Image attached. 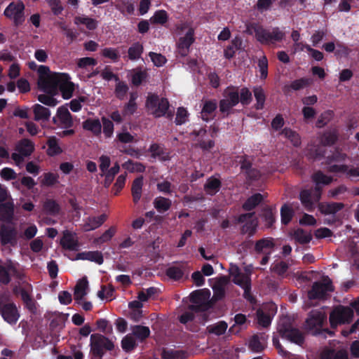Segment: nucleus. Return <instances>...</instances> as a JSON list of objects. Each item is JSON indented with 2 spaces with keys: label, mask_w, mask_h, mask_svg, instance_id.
Here are the masks:
<instances>
[{
  "label": "nucleus",
  "mask_w": 359,
  "mask_h": 359,
  "mask_svg": "<svg viewBox=\"0 0 359 359\" xmlns=\"http://www.w3.org/2000/svg\"><path fill=\"white\" fill-rule=\"evenodd\" d=\"M41 83L45 93L56 95L60 91L65 100L70 99L75 90V85L67 73L54 72L53 76L41 80Z\"/></svg>",
  "instance_id": "1"
},
{
  "label": "nucleus",
  "mask_w": 359,
  "mask_h": 359,
  "mask_svg": "<svg viewBox=\"0 0 359 359\" xmlns=\"http://www.w3.org/2000/svg\"><path fill=\"white\" fill-rule=\"evenodd\" d=\"M279 336L291 343L302 346L305 341L304 334L293 326L292 320L288 316L280 318L277 327Z\"/></svg>",
  "instance_id": "2"
},
{
  "label": "nucleus",
  "mask_w": 359,
  "mask_h": 359,
  "mask_svg": "<svg viewBox=\"0 0 359 359\" xmlns=\"http://www.w3.org/2000/svg\"><path fill=\"white\" fill-rule=\"evenodd\" d=\"M146 107L148 111L156 118L166 116L172 118L173 113L169 111L170 104L167 98H159L156 94H150L146 100Z\"/></svg>",
  "instance_id": "3"
},
{
  "label": "nucleus",
  "mask_w": 359,
  "mask_h": 359,
  "mask_svg": "<svg viewBox=\"0 0 359 359\" xmlns=\"http://www.w3.org/2000/svg\"><path fill=\"white\" fill-rule=\"evenodd\" d=\"M251 29L255 33L257 41L262 44H270L281 41L285 33L280 30L278 27H273L272 30L264 28L263 26L253 23L251 25Z\"/></svg>",
  "instance_id": "4"
},
{
  "label": "nucleus",
  "mask_w": 359,
  "mask_h": 359,
  "mask_svg": "<svg viewBox=\"0 0 359 359\" xmlns=\"http://www.w3.org/2000/svg\"><path fill=\"white\" fill-rule=\"evenodd\" d=\"M90 353L93 359H102L106 351L114 348V342L101 334H93L90 340Z\"/></svg>",
  "instance_id": "5"
},
{
  "label": "nucleus",
  "mask_w": 359,
  "mask_h": 359,
  "mask_svg": "<svg viewBox=\"0 0 359 359\" xmlns=\"http://www.w3.org/2000/svg\"><path fill=\"white\" fill-rule=\"evenodd\" d=\"M224 98L219 101V111L226 114V116L231 114V110L239 102V87L235 86H228L224 91Z\"/></svg>",
  "instance_id": "6"
},
{
  "label": "nucleus",
  "mask_w": 359,
  "mask_h": 359,
  "mask_svg": "<svg viewBox=\"0 0 359 359\" xmlns=\"http://www.w3.org/2000/svg\"><path fill=\"white\" fill-rule=\"evenodd\" d=\"M210 296V291L208 289L197 290L190 294V301L193 304L189 306V309L194 312L206 311L210 308L208 302Z\"/></svg>",
  "instance_id": "7"
},
{
  "label": "nucleus",
  "mask_w": 359,
  "mask_h": 359,
  "mask_svg": "<svg viewBox=\"0 0 359 359\" xmlns=\"http://www.w3.org/2000/svg\"><path fill=\"white\" fill-rule=\"evenodd\" d=\"M353 317V311L348 306L339 305L330 313L329 320L332 328L339 325L349 323Z\"/></svg>",
  "instance_id": "8"
},
{
  "label": "nucleus",
  "mask_w": 359,
  "mask_h": 359,
  "mask_svg": "<svg viewBox=\"0 0 359 359\" xmlns=\"http://www.w3.org/2000/svg\"><path fill=\"white\" fill-rule=\"evenodd\" d=\"M236 222L237 224H243L241 227V234H248V237L253 236L257 229L258 221L255 212L243 213L238 215Z\"/></svg>",
  "instance_id": "9"
},
{
  "label": "nucleus",
  "mask_w": 359,
  "mask_h": 359,
  "mask_svg": "<svg viewBox=\"0 0 359 359\" xmlns=\"http://www.w3.org/2000/svg\"><path fill=\"white\" fill-rule=\"evenodd\" d=\"M25 5L22 1L11 2L4 10V15L12 19L15 27H19L25 22Z\"/></svg>",
  "instance_id": "10"
},
{
  "label": "nucleus",
  "mask_w": 359,
  "mask_h": 359,
  "mask_svg": "<svg viewBox=\"0 0 359 359\" xmlns=\"http://www.w3.org/2000/svg\"><path fill=\"white\" fill-rule=\"evenodd\" d=\"M334 291V287L331 280L326 277L323 282H315L311 289L308 292V297L310 299H321L326 297L327 292Z\"/></svg>",
  "instance_id": "11"
},
{
  "label": "nucleus",
  "mask_w": 359,
  "mask_h": 359,
  "mask_svg": "<svg viewBox=\"0 0 359 359\" xmlns=\"http://www.w3.org/2000/svg\"><path fill=\"white\" fill-rule=\"evenodd\" d=\"M0 314L3 319L10 325H15L20 318V313L14 302L4 304Z\"/></svg>",
  "instance_id": "12"
},
{
  "label": "nucleus",
  "mask_w": 359,
  "mask_h": 359,
  "mask_svg": "<svg viewBox=\"0 0 359 359\" xmlns=\"http://www.w3.org/2000/svg\"><path fill=\"white\" fill-rule=\"evenodd\" d=\"M0 242L4 246H15L17 244V231L15 228L2 224L0 227Z\"/></svg>",
  "instance_id": "13"
},
{
  "label": "nucleus",
  "mask_w": 359,
  "mask_h": 359,
  "mask_svg": "<svg viewBox=\"0 0 359 359\" xmlns=\"http://www.w3.org/2000/svg\"><path fill=\"white\" fill-rule=\"evenodd\" d=\"M194 31L192 28L189 29L185 36L180 37L177 43L179 53L182 56H186L189 52L190 46L194 43Z\"/></svg>",
  "instance_id": "14"
},
{
  "label": "nucleus",
  "mask_w": 359,
  "mask_h": 359,
  "mask_svg": "<svg viewBox=\"0 0 359 359\" xmlns=\"http://www.w3.org/2000/svg\"><path fill=\"white\" fill-rule=\"evenodd\" d=\"M268 335L265 333L254 334L249 340L248 347L255 353L262 352L266 347Z\"/></svg>",
  "instance_id": "15"
},
{
  "label": "nucleus",
  "mask_w": 359,
  "mask_h": 359,
  "mask_svg": "<svg viewBox=\"0 0 359 359\" xmlns=\"http://www.w3.org/2000/svg\"><path fill=\"white\" fill-rule=\"evenodd\" d=\"M60 245L64 250L71 251H78L80 244L75 235L69 231H65L60 240Z\"/></svg>",
  "instance_id": "16"
},
{
  "label": "nucleus",
  "mask_w": 359,
  "mask_h": 359,
  "mask_svg": "<svg viewBox=\"0 0 359 359\" xmlns=\"http://www.w3.org/2000/svg\"><path fill=\"white\" fill-rule=\"evenodd\" d=\"M14 203L12 198L0 203V221L11 222L14 216Z\"/></svg>",
  "instance_id": "17"
},
{
  "label": "nucleus",
  "mask_w": 359,
  "mask_h": 359,
  "mask_svg": "<svg viewBox=\"0 0 359 359\" xmlns=\"http://www.w3.org/2000/svg\"><path fill=\"white\" fill-rule=\"evenodd\" d=\"M325 320V315L318 311H312L306 320L309 329H320Z\"/></svg>",
  "instance_id": "18"
},
{
  "label": "nucleus",
  "mask_w": 359,
  "mask_h": 359,
  "mask_svg": "<svg viewBox=\"0 0 359 359\" xmlns=\"http://www.w3.org/2000/svg\"><path fill=\"white\" fill-rule=\"evenodd\" d=\"M107 216L106 214H102L100 216L88 217L85 219L83 224V229L85 231H90L95 230L101 226L107 220Z\"/></svg>",
  "instance_id": "19"
},
{
  "label": "nucleus",
  "mask_w": 359,
  "mask_h": 359,
  "mask_svg": "<svg viewBox=\"0 0 359 359\" xmlns=\"http://www.w3.org/2000/svg\"><path fill=\"white\" fill-rule=\"evenodd\" d=\"M75 259L88 260L95 262L99 265L104 262L103 255L100 251L98 250L79 252L76 255Z\"/></svg>",
  "instance_id": "20"
},
{
  "label": "nucleus",
  "mask_w": 359,
  "mask_h": 359,
  "mask_svg": "<svg viewBox=\"0 0 359 359\" xmlns=\"http://www.w3.org/2000/svg\"><path fill=\"white\" fill-rule=\"evenodd\" d=\"M327 171L332 173H347V175L353 178L359 177V168H349L346 165H333L327 168Z\"/></svg>",
  "instance_id": "21"
},
{
  "label": "nucleus",
  "mask_w": 359,
  "mask_h": 359,
  "mask_svg": "<svg viewBox=\"0 0 359 359\" xmlns=\"http://www.w3.org/2000/svg\"><path fill=\"white\" fill-rule=\"evenodd\" d=\"M34 143L27 138L20 140L15 145V150L27 157L34 151Z\"/></svg>",
  "instance_id": "22"
},
{
  "label": "nucleus",
  "mask_w": 359,
  "mask_h": 359,
  "mask_svg": "<svg viewBox=\"0 0 359 359\" xmlns=\"http://www.w3.org/2000/svg\"><path fill=\"white\" fill-rule=\"evenodd\" d=\"M222 187V182L219 178L215 176L208 178L203 186L205 192L210 196H214L219 191Z\"/></svg>",
  "instance_id": "23"
},
{
  "label": "nucleus",
  "mask_w": 359,
  "mask_h": 359,
  "mask_svg": "<svg viewBox=\"0 0 359 359\" xmlns=\"http://www.w3.org/2000/svg\"><path fill=\"white\" fill-rule=\"evenodd\" d=\"M344 204L342 203L331 202V203H320L318 204V209L323 215L335 214L342 210Z\"/></svg>",
  "instance_id": "24"
},
{
  "label": "nucleus",
  "mask_w": 359,
  "mask_h": 359,
  "mask_svg": "<svg viewBox=\"0 0 359 359\" xmlns=\"http://www.w3.org/2000/svg\"><path fill=\"white\" fill-rule=\"evenodd\" d=\"M57 116L64 128H69L73 126L72 116L67 107L64 106L60 107L57 111Z\"/></svg>",
  "instance_id": "25"
},
{
  "label": "nucleus",
  "mask_w": 359,
  "mask_h": 359,
  "mask_svg": "<svg viewBox=\"0 0 359 359\" xmlns=\"http://www.w3.org/2000/svg\"><path fill=\"white\" fill-rule=\"evenodd\" d=\"M217 107V105L215 100L205 101L201 111V116L203 120L208 121L212 119V114L216 110Z\"/></svg>",
  "instance_id": "26"
},
{
  "label": "nucleus",
  "mask_w": 359,
  "mask_h": 359,
  "mask_svg": "<svg viewBox=\"0 0 359 359\" xmlns=\"http://www.w3.org/2000/svg\"><path fill=\"white\" fill-rule=\"evenodd\" d=\"M299 200L306 210L309 212L313 211L315 208L316 201L312 200V193L311 190H302L299 194Z\"/></svg>",
  "instance_id": "27"
},
{
  "label": "nucleus",
  "mask_w": 359,
  "mask_h": 359,
  "mask_svg": "<svg viewBox=\"0 0 359 359\" xmlns=\"http://www.w3.org/2000/svg\"><path fill=\"white\" fill-rule=\"evenodd\" d=\"M143 177L140 176L135 178L132 184L131 193L133 196V200L135 203H137L141 198L142 186H143Z\"/></svg>",
  "instance_id": "28"
},
{
  "label": "nucleus",
  "mask_w": 359,
  "mask_h": 359,
  "mask_svg": "<svg viewBox=\"0 0 359 359\" xmlns=\"http://www.w3.org/2000/svg\"><path fill=\"white\" fill-rule=\"evenodd\" d=\"M33 112L34 114V120L36 121H48L50 116V110L39 104H35L33 106Z\"/></svg>",
  "instance_id": "29"
},
{
  "label": "nucleus",
  "mask_w": 359,
  "mask_h": 359,
  "mask_svg": "<svg viewBox=\"0 0 359 359\" xmlns=\"http://www.w3.org/2000/svg\"><path fill=\"white\" fill-rule=\"evenodd\" d=\"M84 130L92 132L95 135H98L102 132V125L98 118H88L83 122Z\"/></svg>",
  "instance_id": "30"
},
{
  "label": "nucleus",
  "mask_w": 359,
  "mask_h": 359,
  "mask_svg": "<svg viewBox=\"0 0 359 359\" xmlns=\"http://www.w3.org/2000/svg\"><path fill=\"white\" fill-rule=\"evenodd\" d=\"M74 22L76 25H84L88 29L91 31L95 30L97 27V21L86 15L76 16L74 19Z\"/></svg>",
  "instance_id": "31"
},
{
  "label": "nucleus",
  "mask_w": 359,
  "mask_h": 359,
  "mask_svg": "<svg viewBox=\"0 0 359 359\" xmlns=\"http://www.w3.org/2000/svg\"><path fill=\"white\" fill-rule=\"evenodd\" d=\"M154 207L158 212H165L172 206V201L163 196L156 197L153 202Z\"/></svg>",
  "instance_id": "32"
},
{
  "label": "nucleus",
  "mask_w": 359,
  "mask_h": 359,
  "mask_svg": "<svg viewBox=\"0 0 359 359\" xmlns=\"http://www.w3.org/2000/svg\"><path fill=\"white\" fill-rule=\"evenodd\" d=\"M234 324L230 327L229 332L231 334H238L241 330L242 327L247 323L248 320L246 316L243 313L236 314L234 318Z\"/></svg>",
  "instance_id": "33"
},
{
  "label": "nucleus",
  "mask_w": 359,
  "mask_h": 359,
  "mask_svg": "<svg viewBox=\"0 0 359 359\" xmlns=\"http://www.w3.org/2000/svg\"><path fill=\"white\" fill-rule=\"evenodd\" d=\"M187 353L183 350H173L164 348L161 353L163 359H187Z\"/></svg>",
  "instance_id": "34"
},
{
  "label": "nucleus",
  "mask_w": 359,
  "mask_h": 359,
  "mask_svg": "<svg viewBox=\"0 0 359 359\" xmlns=\"http://www.w3.org/2000/svg\"><path fill=\"white\" fill-rule=\"evenodd\" d=\"M262 201L263 196L261 194H255L245 201L242 208L245 211H250L255 208Z\"/></svg>",
  "instance_id": "35"
},
{
  "label": "nucleus",
  "mask_w": 359,
  "mask_h": 359,
  "mask_svg": "<svg viewBox=\"0 0 359 359\" xmlns=\"http://www.w3.org/2000/svg\"><path fill=\"white\" fill-rule=\"evenodd\" d=\"M44 212L49 215H57L60 211L59 203L54 199H46L43 205Z\"/></svg>",
  "instance_id": "36"
},
{
  "label": "nucleus",
  "mask_w": 359,
  "mask_h": 359,
  "mask_svg": "<svg viewBox=\"0 0 359 359\" xmlns=\"http://www.w3.org/2000/svg\"><path fill=\"white\" fill-rule=\"evenodd\" d=\"M147 77L148 74L146 70H142L141 68L134 69L131 75V83L135 86H139L146 81Z\"/></svg>",
  "instance_id": "37"
},
{
  "label": "nucleus",
  "mask_w": 359,
  "mask_h": 359,
  "mask_svg": "<svg viewBox=\"0 0 359 359\" xmlns=\"http://www.w3.org/2000/svg\"><path fill=\"white\" fill-rule=\"evenodd\" d=\"M133 334L139 340L144 341L150 335V330L147 326L134 325L131 327Z\"/></svg>",
  "instance_id": "38"
},
{
  "label": "nucleus",
  "mask_w": 359,
  "mask_h": 359,
  "mask_svg": "<svg viewBox=\"0 0 359 359\" xmlns=\"http://www.w3.org/2000/svg\"><path fill=\"white\" fill-rule=\"evenodd\" d=\"M149 151L151 153L152 157H160L163 161L169 159L168 154H165L163 146L157 143H153L150 145Z\"/></svg>",
  "instance_id": "39"
},
{
  "label": "nucleus",
  "mask_w": 359,
  "mask_h": 359,
  "mask_svg": "<svg viewBox=\"0 0 359 359\" xmlns=\"http://www.w3.org/2000/svg\"><path fill=\"white\" fill-rule=\"evenodd\" d=\"M236 271L237 272L233 278L235 284L239 285L243 289H248V287L251 286V280L248 276L240 272L239 269L236 267Z\"/></svg>",
  "instance_id": "40"
},
{
  "label": "nucleus",
  "mask_w": 359,
  "mask_h": 359,
  "mask_svg": "<svg viewBox=\"0 0 359 359\" xmlns=\"http://www.w3.org/2000/svg\"><path fill=\"white\" fill-rule=\"evenodd\" d=\"M253 93L257 101V103L255 104V109L261 110L264 108L266 100L264 90L261 86H257L254 88Z\"/></svg>",
  "instance_id": "41"
},
{
  "label": "nucleus",
  "mask_w": 359,
  "mask_h": 359,
  "mask_svg": "<svg viewBox=\"0 0 359 359\" xmlns=\"http://www.w3.org/2000/svg\"><path fill=\"white\" fill-rule=\"evenodd\" d=\"M48 149L47 154L50 156L60 154L62 152V149L59 146L57 139L53 136L50 137L47 141Z\"/></svg>",
  "instance_id": "42"
},
{
  "label": "nucleus",
  "mask_w": 359,
  "mask_h": 359,
  "mask_svg": "<svg viewBox=\"0 0 359 359\" xmlns=\"http://www.w3.org/2000/svg\"><path fill=\"white\" fill-rule=\"evenodd\" d=\"M168 20V13L165 10L156 11L154 15L150 18L149 21L154 25H165Z\"/></svg>",
  "instance_id": "43"
},
{
  "label": "nucleus",
  "mask_w": 359,
  "mask_h": 359,
  "mask_svg": "<svg viewBox=\"0 0 359 359\" xmlns=\"http://www.w3.org/2000/svg\"><path fill=\"white\" fill-rule=\"evenodd\" d=\"M165 273L170 279L178 280L184 276V266L182 265L171 266L166 269Z\"/></svg>",
  "instance_id": "44"
},
{
  "label": "nucleus",
  "mask_w": 359,
  "mask_h": 359,
  "mask_svg": "<svg viewBox=\"0 0 359 359\" xmlns=\"http://www.w3.org/2000/svg\"><path fill=\"white\" fill-rule=\"evenodd\" d=\"M143 50V46L140 43L136 42L133 43L128 50V58L133 61L138 60L140 58Z\"/></svg>",
  "instance_id": "45"
},
{
  "label": "nucleus",
  "mask_w": 359,
  "mask_h": 359,
  "mask_svg": "<svg viewBox=\"0 0 359 359\" xmlns=\"http://www.w3.org/2000/svg\"><path fill=\"white\" fill-rule=\"evenodd\" d=\"M294 210L287 204H284L280 208L281 223L287 225L294 217Z\"/></svg>",
  "instance_id": "46"
},
{
  "label": "nucleus",
  "mask_w": 359,
  "mask_h": 359,
  "mask_svg": "<svg viewBox=\"0 0 359 359\" xmlns=\"http://www.w3.org/2000/svg\"><path fill=\"white\" fill-rule=\"evenodd\" d=\"M347 156L346 154L339 151L338 149H336L331 155H329L325 158V164L329 165L328 168L330 165H333L334 164H332L334 162L341 163L344 162Z\"/></svg>",
  "instance_id": "47"
},
{
  "label": "nucleus",
  "mask_w": 359,
  "mask_h": 359,
  "mask_svg": "<svg viewBox=\"0 0 359 359\" xmlns=\"http://www.w3.org/2000/svg\"><path fill=\"white\" fill-rule=\"evenodd\" d=\"M294 238L300 244H307L310 243L312 239L311 233H307L302 229H297L294 231Z\"/></svg>",
  "instance_id": "48"
},
{
  "label": "nucleus",
  "mask_w": 359,
  "mask_h": 359,
  "mask_svg": "<svg viewBox=\"0 0 359 359\" xmlns=\"http://www.w3.org/2000/svg\"><path fill=\"white\" fill-rule=\"evenodd\" d=\"M338 140V135L335 131L325 132L320 138V142L324 146H332Z\"/></svg>",
  "instance_id": "49"
},
{
  "label": "nucleus",
  "mask_w": 359,
  "mask_h": 359,
  "mask_svg": "<svg viewBox=\"0 0 359 359\" xmlns=\"http://www.w3.org/2000/svg\"><path fill=\"white\" fill-rule=\"evenodd\" d=\"M228 325L225 321H219L217 323L209 325L207 329L209 333L220 336L225 333Z\"/></svg>",
  "instance_id": "50"
},
{
  "label": "nucleus",
  "mask_w": 359,
  "mask_h": 359,
  "mask_svg": "<svg viewBox=\"0 0 359 359\" xmlns=\"http://www.w3.org/2000/svg\"><path fill=\"white\" fill-rule=\"evenodd\" d=\"M120 170V166L118 163L116 162L114 163V166L111 167L109 170H107L105 172V178L104 181V185L105 187H109L111 182H113L114 177L116 174L118 173Z\"/></svg>",
  "instance_id": "51"
},
{
  "label": "nucleus",
  "mask_w": 359,
  "mask_h": 359,
  "mask_svg": "<svg viewBox=\"0 0 359 359\" xmlns=\"http://www.w3.org/2000/svg\"><path fill=\"white\" fill-rule=\"evenodd\" d=\"M309 85V82L307 79L301 78L299 79H296L292 81L290 86H285L284 87V91L285 93H287V91H289L290 89L294 90H299Z\"/></svg>",
  "instance_id": "52"
},
{
  "label": "nucleus",
  "mask_w": 359,
  "mask_h": 359,
  "mask_svg": "<svg viewBox=\"0 0 359 359\" xmlns=\"http://www.w3.org/2000/svg\"><path fill=\"white\" fill-rule=\"evenodd\" d=\"M88 287L86 279L79 281L74 288V299L76 301L82 299L86 294V290Z\"/></svg>",
  "instance_id": "53"
},
{
  "label": "nucleus",
  "mask_w": 359,
  "mask_h": 359,
  "mask_svg": "<svg viewBox=\"0 0 359 359\" xmlns=\"http://www.w3.org/2000/svg\"><path fill=\"white\" fill-rule=\"evenodd\" d=\"M311 179L315 184L322 185H328L332 182L331 177L327 176L320 170L314 172L311 176Z\"/></svg>",
  "instance_id": "54"
},
{
  "label": "nucleus",
  "mask_w": 359,
  "mask_h": 359,
  "mask_svg": "<svg viewBox=\"0 0 359 359\" xmlns=\"http://www.w3.org/2000/svg\"><path fill=\"white\" fill-rule=\"evenodd\" d=\"M274 247L273 239L270 238H262L257 241L255 245V250L257 253L262 252L264 249H271Z\"/></svg>",
  "instance_id": "55"
},
{
  "label": "nucleus",
  "mask_w": 359,
  "mask_h": 359,
  "mask_svg": "<svg viewBox=\"0 0 359 359\" xmlns=\"http://www.w3.org/2000/svg\"><path fill=\"white\" fill-rule=\"evenodd\" d=\"M38 73H39V79H38V86L40 90L43 91L44 93V88L43 85L41 83V80L46 79V78H48L49 76H53V73H50V69L47 66L44 65H40L38 69Z\"/></svg>",
  "instance_id": "56"
},
{
  "label": "nucleus",
  "mask_w": 359,
  "mask_h": 359,
  "mask_svg": "<svg viewBox=\"0 0 359 359\" xmlns=\"http://www.w3.org/2000/svg\"><path fill=\"white\" fill-rule=\"evenodd\" d=\"M239 100L243 107L249 105L252 100L251 91L247 87L239 88Z\"/></svg>",
  "instance_id": "57"
},
{
  "label": "nucleus",
  "mask_w": 359,
  "mask_h": 359,
  "mask_svg": "<svg viewBox=\"0 0 359 359\" xmlns=\"http://www.w3.org/2000/svg\"><path fill=\"white\" fill-rule=\"evenodd\" d=\"M137 346V344L134 338L128 334L121 340V347L126 352L132 351Z\"/></svg>",
  "instance_id": "58"
},
{
  "label": "nucleus",
  "mask_w": 359,
  "mask_h": 359,
  "mask_svg": "<svg viewBox=\"0 0 359 359\" xmlns=\"http://www.w3.org/2000/svg\"><path fill=\"white\" fill-rule=\"evenodd\" d=\"M288 268L289 265L286 262L280 261L273 263L271 266V271L277 275L282 276L287 272Z\"/></svg>",
  "instance_id": "59"
},
{
  "label": "nucleus",
  "mask_w": 359,
  "mask_h": 359,
  "mask_svg": "<svg viewBox=\"0 0 359 359\" xmlns=\"http://www.w3.org/2000/svg\"><path fill=\"white\" fill-rule=\"evenodd\" d=\"M128 89L129 88L126 83H124L123 81H118V83L116 85L114 90L116 97L118 100H123L125 98L128 91Z\"/></svg>",
  "instance_id": "60"
},
{
  "label": "nucleus",
  "mask_w": 359,
  "mask_h": 359,
  "mask_svg": "<svg viewBox=\"0 0 359 359\" xmlns=\"http://www.w3.org/2000/svg\"><path fill=\"white\" fill-rule=\"evenodd\" d=\"M123 167L130 172H143L145 171V166L140 162H133L132 160H128L123 164Z\"/></svg>",
  "instance_id": "61"
},
{
  "label": "nucleus",
  "mask_w": 359,
  "mask_h": 359,
  "mask_svg": "<svg viewBox=\"0 0 359 359\" xmlns=\"http://www.w3.org/2000/svg\"><path fill=\"white\" fill-rule=\"evenodd\" d=\"M332 115L333 111L331 110H327L322 113L316 123V127L321 128L326 126L332 119Z\"/></svg>",
  "instance_id": "62"
},
{
  "label": "nucleus",
  "mask_w": 359,
  "mask_h": 359,
  "mask_svg": "<svg viewBox=\"0 0 359 359\" xmlns=\"http://www.w3.org/2000/svg\"><path fill=\"white\" fill-rule=\"evenodd\" d=\"M46 2L54 15L58 16L62 14L64 7L61 0H46Z\"/></svg>",
  "instance_id": "63"
},
{
  "label": "nucleus",
  "mask_w": 359,
  "mask_h": 359,
  "mask_svg": "<svg viewBox=\"0 0 359 359\" xmlns=\"http://www.w3.org/2000/svg\"><path fill=\"white\" fill-rule=\"evenodd\" d=\"M282 133L289 140H291V142H293V144L295 147H297L300 144V138L299 135L294 130H292L291 128H285Z\"/></svg>",
  "instance_id": "64"
}]
</instances>
